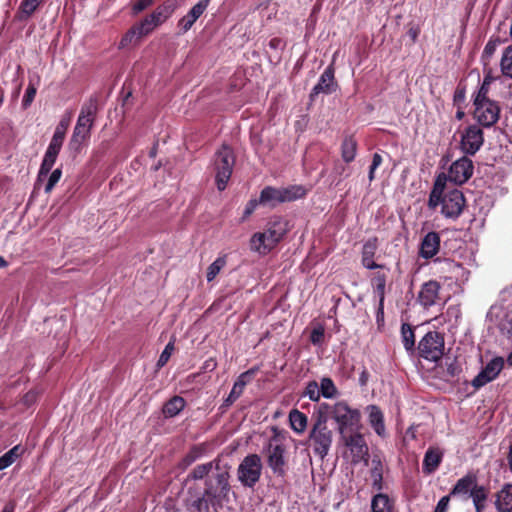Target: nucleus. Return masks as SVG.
<instances>
[{
    "label": "nucleus",
    "mask_w": 512,
    "mask_h": 512,
    "mask_svg": "<svg viewBox=\"0 0 512 512\" xmlns=\"http://www.w3.org/2000/svg\"><path fill=\"white\" fill-rule=\"evenodd\" d=\"M230 469L231 466H221L218 472H213L206 478L204 489L200 491L197 487H189L187 498V509L189 512H210V508L227 499L230 492Z\"/></svg>",
    "instance_id": "1"
},
{
    "label": "nucleus",
    "mask_w": 512,
    "mask_h": 512,
    "mask_svg": "<svg viewBox=\"0 0 512 512\" xmlns=\"http://www.w3.org/2000/svg\"><path fill=\"white\" fill-rule=\"evenodd\" d=\"M441 205V213L446 218L456 219L465 207V198L458 189L445 190L444 183L439 176L429 196V207Z\"/></svg>",
    "instance_id": "2"
},
{
    "label": "nucleus",
    "mask_w": 512,
    "mask_h": 512,
    "mask_svg": "<svg viewBox=\"0 0 512 512\" xmlns=\"http://www.w3.org/2000/svg\"><path fill=\"white\" fill-rule=\"evenodd\" d=\"M319 412H324L335 421L340 435L358 430L360 427L361 413L358 409L352 408L344 400L337 401L334 404L322 403L319 406Z\"/></svg>",
    "instance_id": "3"
},
{
    "label": "nucleus",
    "mask_w": 512,
    "mask_h": 512,
    "mask_svg": "<svg viewBox=\"0 0 512 512\" xmlns=\"http://www.w3.org/2000/svg\"><path fill=\"white\" fill-rule=\"evenodd\" d=\"M97 113V100L90 98L80 110L73 134L69 140L68 147L71 151L78 153L82 146L89 140Z\"/></svg>",
    "instance_id": "4"
},
{
    "label": "nucleus",
    "mask_w": 512,
    "mask_h": 512,
    "mask_svg": "<svg viewBox=\"0 0 512 512\" xmlns=\"http://www.w3.org/2000/svg\"><path fill=\"white\" fill-rule=\"evenodd\" d=\"M288 221L283 218H275L270 221L264 232L253 234L250 239V248L259 254H268L288 232Z\"/></svg>",
    "instance_id": "5"
},
{
    "label": "nucleus",
    "mask_w": 512,
    "mask_h": 512,
    "mask_svg": "<svg viewBox=\"0 0 512 512\" xmlns=\"http://www.w3.org/2000/svg\"><path fill=\"white\" fill-rule=\"evenodd\" d=\"M70 125V116L63 117L55 128L54 134L44 154L38 176L37 182L43 181L48 176L52 167L54 166L56 159L61 151L66 131Z\"/></svg>",
    "instance_id": "6"
},
{
    "label": "nucleus",
    "mask_w": 512,
    "mask_h": 512,
    "mask_svg": "<svg viewBox=\"0 0 512 512\" xmlns=\"http://www.w3.org/2000/svg\"><path fill=\"white\" fill-rule=\"evenodd\" d=\"M327 422V415L324 412H318L309 434L313 451L322 460L328 455L333 441V432L329 429Z\"/></svg>",
    "instance_id": "7"
},
{
    "label": "nucleus",
    "mask_w": 512,
    "mask_h": 512,
    "mask_svg": "<svg viewBox=\"0 0 512 512\" xmlns=\"http://www.w3.org/2000/svg\"><path fill=\"white\" fill-rule=\"evenodd\" d=\"M235 164L233 151L228 146H222L213 158V167L215 172L216 185L219 191L226 188L227 183L232 175Z\"/></svg>",
    "instance_id": "8"
},
{
    "label": "nucleus",
    "mask_w": 512,
    "mask_h": 512,
    "mask_svg": "<svg viewBox=\"0 0 512 512\" xmlns=\"http://www.w3.org/2000/svg\"><path fill=\"white\" fill-rule=\"evenodd\" d=\"M262 461L259 455L249 454L241 461L237 469V478L245 487H253L260 479Z\"/></svg>",
    "instance_id": "9"
},
{
    "label": "nucleus",
    "mask_w": 512,
    "mask_h": 512,
    "mask_svg": "<svg viewBox=\"0 0 512 512\" xmlns=\"http://www.w3.org/2000/svg\"><path fill=\"white\" fill-rule=\"evenodd\" d=\"M174 9L175 7L172 2H165L159 5L150 15L137 24L140 29V36L150 34L154 29L166 22L173 14Z\"/></svg>",
    "instance_id": "10"
},
{
    "label": "nucleus",
    "mask_w": 512,
    "mask_h": 512,
    "mask_svg": "<svg viewBox=\"0 0 512 512\" xmlns=\"http://www.w3.org/2000/svg\"><path fill=\"white\" fill-rule=\"evenodd\" d=\"M420 356L429 361H438L444 353V339L439 332H428L419 342Z\"/></svg>",
    "instance_id": "11"
},
{
    "label": "nucleus",
    "mask_w": 512,
    "mask_h": 512,
    "mask_svg": "<svg viewBox=\"0 0 512 512\" xmlns=\"http://www.w3.org/2000/svg\"><path fill=\"white\" fill-rule=\"evenodd\" d=\"M434 270L443 279L454 280L455 282L466 281L469 275V272L462 264L451 259H436L434 261Z\"/></svg>",
    "instance_id": "12"
},
{
    "label": "nucleus",
    "mask_w": 512,
    "mask_h": 512,
    "mask_svg": "<svg viewBox=\"0 0 512 512\" xmlns=\"http://www.w3.org/2000/svg\"><path fill=\"white\" fill-rule=\"evenodd\" d=\"M474 105V117L481 125L490 127L497 122L500 108L496 102L492 100L474 101Z\"/></svg>",
    "instance_id": "13"
},
{
    "label": "nucleus",
    "mask_w": 512,
    "mask_h": 512,
    "mask_svg": "<svg viewBox=\"0 0 512 512\" xmlns=\"http://www.w3.org/2000/svg\"><path fill=\"white\" fill-rule=\"evenodd\" d=\"M488 317L497 324L503 335L512 336V304L492 306Z\"/></svg>",
    "instance_id": "14"
},
{
    "label": "nucleus",
    "mask_w": 512,
    "mask_h": 512,
    "mask_svg": "<svg viewBox=\"0 0 512 512\" xmlns=\"http://www.w3.org/2000/svg\"><path fill=\"white\" fill-rule=\"evenodd\" d=\"M483 142L482 129L477 125H471L462 132L460 147L465 154L474 155L481 148Z\"/></svg>",
    "instance_id": "15"
},
{
    "label": "nucleus",
    "mask_w": 512,
    "mask_h": 512,
    "mask_svg": "<svg viewBox=\"0 0 512 512\" xmlns=\"http://www.w3.org/2000/svg\"><path fill=\"white\" fill-rule=\"evenodd\" d=\"M473 169L472 160L463 156L452 163L447 174V179L455 184H463L472 176Z\"/></svg>",
    "instance_id": "16"
},
{
    "label": "nucleus",
    "mask_w": 512,
    "mask_h": 512,
    "mask_svg": "<svg viewBox=\"0 0 512 512\" xmlns=\"http://www.w3.org/2000/svg\"><path fill=\"white\" fill-rule=\"evenodd\" d=\"M267 464L277 476L286 474L287 461L285 458V447L281 444L269 443L267 450Z\"/></svg>",
    "instance_id": "17"
},
{
    "label": "nucleus",
    "mask_w": 512,
    "mask_h": 512,
    "mask_svg": "<svg viewBox=\"0 0 512 512\" xmlns=\"http://www.w3.org/2000/svg\"><path fill=\"white\" fill-rule=\"evenodd\" d=\"M503 366L504 360L502 357H495L491 359L473 379L472 385L478 389L493 381L499 375Z\"/></svg>",
    "instance_id": "18"
},
{
    "label": "nucleus",
    "mask_w": 512,
    "mask_h": 512,
    "mask_svg": "<svg viewBox=\"0 0 512 512\" xmlns=\"http://www.w3.org/2000/svg\"><path fill=\"white\" fill-rule=\"evenodd\" d=\"M345 445L349 448L352 454V461L358 463L363 460L368 454V447L364 437L358 432H351V434L341 435Z\"/></svg>",
    "instance_id": "19"
},
{
    "label": "nucleus",
    "mask_w": 512,
    "mask_h": 512,
    "mask_svg": "<svg viewBox=\"0 0 512 512\" xmlns=\"http://www.w3.org/2000/svg\"><path fill=\"white\" fill-rule=\"evenodd\" d=\"M440 288L441 286L437 281L430 280L425 282L418 293L419 303L425 308L438 304L440 301Z\"/></svg>",
    "instance_id": "20"
},
{
    "label": "nucleus",
    "mask_w": 512,
    "mask_h": 512,
    "mask_svg": "<svg viewBox=\"0 0 512 512\" xmlns=\"http://www.w3.org/2000/svg\"><path fill=\"white\" fill-rule=\"evenodd\" d=\"M335 56H333L332 63L324 70L321 74L318 83L313 87L311 95H318L320 93L331 94L337 88V83L334 78V61Z\"/></svg>",
    "instance_id": "21"
},
{
    "label": "nucleus",
    "mask_w": 512,
    "mask_h": 512,
    "mask_svg": "<svg viewBox=\"0 0 512 512\" xmlns=\"http://www.w3.org/2000/svg\"><path fill=\"white\" fill-rule=\"evenodd\" d=\"M210 3V0H200L198 3H196L186 15H184L179 21H178V27L183 33H186L189 31L194 23L199 19V17L205 12L208 5Z\"/></svg>",
    "instance_id": "22"
},
{
    "label": "nucleus",
    "mask_w": 512,
    "mask_h": 512,
    "mask_svg": "<svg viewBox=\"0 0 512 512\" xmlns=\"http://www.w3.org/2000/svg\"><path fill=\"white\" fill-rule=\"evenodd\" d=\"M220 458H216L208 463L195 466L187 476V480H206L213 472H218L221 466H227Z\"/></svg>",
    "instance_id": "23"
},
{
    "label": "nucleus",
    "mask_w": 512,
    "mask_h": 512,
    "mask_svg": "<svg viewBox=\"0 0 512 512\" xmlns=\"http://www.w3.org/2000/svg\"><path fill=\"white\" fill-rule=\"evenodd\" d=\"M443 451L438 447H430L423 459L422 469L425 474L434 473L443 459Z\"/></svg>",
    "instance_id": "24"
},
{
    "label": "nucleus",
    "mask_w": 512,
    "mask_h": 512,
    "mask_svg": "<svg viewBox=\"0 0 512 512\" xmlns=\"http://www.w3.org/2000/svg\"><path fill=\"white\" fill-rule=\"evenodd\" d=\"M255 373V370L251 369L246 372H243L239 375L237 380L235 381L232 390L230 391L229 395L225 399L226 405H232L243 393V390L247 383L250 381L251 377Z\"/></svg>",
    "instance_id": "25"
},
{
    "label": "nucleus",
    "mask_w": 512,
    "mask_h": 512,
    "mask_svg": "<svg viewBox=\"0 0 512 512\" xmlns=\"http://www.w3.org/2000/svg\"><path fill=\"white\" fill-rule=\"evenodd\" d=\"M439 247V235L436 232H429L421 242L420 255L426 259L432 258L438 253Z\"/></svg>",
    "instance_id": "26"
},
{
    "label": "nucleus",
    "mask_w": 512,
    "mask_h": 512,
    "mask_svg": "<svg viewBox=\"0 0 512 512\" xmlns=\"http://www.w3.org/2000/svg\"><path fill=\"white\" fill-rule=\"evenodd\" d=\"M369 424L380 437H385L386 429L384 424V415L379 407L375 405H369L367 407Z\"/></svg>",
    "instance_id": "27"
},
{
    "label": "nucleus",
    "mask_w": 512,
    "mask_h": 512,
    "mask_svg": "<svg viewBox=\"0 0 512 512\" xmlns=\"http://www.w3.org/2000/svg\"><path fill=\"white\" fill-rule=\"evenodd\" d=\"M284 203L280 188L272 186L265 187L259 196V204L269 207H275L278 204Z\"/></svg>",
    "instance_id": "28"
},
{
    "label": "nucleus",
    "mask_w": 512,
    "mask_h": 512,
    "mask_svg": "<svg viewBox=\"0 0 512 512\" xmlns=\"http://www.w3.org/2000/svg\"><path fill=\"white\" fill-rule=\"evenodd\" d=\"M476 484V476L468 474L457 481L450 495H470Z\"/></svg>",
    "instance_id": "29"
},
{
    "label": "nucleus",
    "mask_w": 512,
    "mask_h": 512,
    "mask_svg": "<svg viewBox=\"0 0 512 512\" xmlns=\"http://www.w3.org/2000/svg\"><path fill=\"white\" fill-rule=\"evenodd\" d=\"M496 507L499 512L512 511V485H506L498 492Z\"/></svg>",
    "instance_id": "30"
},
{
    "label": "nucleus",
    "mask_w": 512,
    "mask_h": 512,
    "mask_svg": "<svg viewBox=\"0 0 512 512\" xmlns=\"http://www.w3.org/2000/svg\"><path fill=\"white\" fill-rule=\"evenodd\" d=\"M289 422L295 433L302 434L307 428L308 418L303 412L292 409L289 413Z\"/></svg>",
    "instance_id": "31"
},
{
    "label": "nucleus",
    "mask_w": 512,
    "mask_h": 512,
    "mask_svg": "<svg viewBox=\"0 0 512 512\" xmlns=\"http://www.w3.org/2000/svg\"><path fill=\"white\" fill-rule=\"evenodd\" d=\"M376 251L375 241H368L363 246L362 264L367 269L383 268L382 265L376 264L373 260Z\"/></svg>",
    "instance_id": "32"
},
{
    "label": "nucleus",
    "mask_w": 512,
    "mask_h": 512,
    "mask_svg": "<svg viewBox=\"0 0 512 512\" xmlns=\"http://www.w3.org/2000/svg\"><path fill=\"white\" fill-rule=\"evenodd\" d=\"M282 198L285 202H292L305 197L307 189L303 185H291L280 188Z\"/></svg>",
    "instance_id": "33"
},
{
    "label": "nucleus",
    "mask_w": 512,
    "mask_h": 512,
    "mask_svg": "<svg viewBox=\"0 0 512 512\" xmlns=\"http://www.w3.org/2000/svg\"><path fill=\"white\" fill-rule=\"evenodd\" d=\"M185 407V400L180 396L172 397L163 407L165 417L178 415Z\"/></svg>",
    "instance_id": "34"
},
{
    "label": "nucleus",
    "mask_w": 512,
    "mask_h": 512,
    "mask_svg": "<svg viewBox=\"0 0 512 512\" xmlns=\"http://www.w3.org/2000/svg\"><path fill=\"white\" fill-rule=\"evenodd\" d=\"M392 501L386 494L379 493L372 498V512H392Z\"/></svg>",
    "instance_id": "35"
},
{
    "label": "nucleus",
    "mask_w": 512,
    "mask_h": 512,
    "mask_svg": "<svg viewBox=\"0 0 512 512\" xmlns=\"http://www.w3.org/2000/svg\"><path fill=\"white\" fill-rule=\"evenodd\" d=\"M370 475L373 487L376 488L377 490H381L383 480V464L380 459H372Z\"/></svg>",
    "instance_id": "36"
},
{
    "label": "nucleus",
    "mask_w": 512,
    "mask_h": 512,
    "mask_svg": "<svg viewBox=\"0 0 512 512\" xmlns=\"http://www.w3.org/2000/svg\"><path fill=\"white\" fill-rule=\"evenodd\" d=\"M23 453V448L16 445L0 457V470L11 466Z\"/></svg>",
    "instance_id": "37"
},
{
    "label": "nucleus",
    "mask_w": 512,
    "mask_h": 512,
    "mask_svg": "<svg viewBox=\"0 0 512 512\" xmlns=\"http://www.w3.org/2000/svg\"><path fill=\"white\" fill-rule=\"evenodd\" d=\"M227 264V255H220L215 259L214 262H212L208 268L206 273V279L208 282H212L217 275L221 272V270L226 266Z\"/></svg>",
    "instance_id": "38"
},
{
    "label": "nucleus",
    "mask_w": 512,
    "mask_h": 512,
    "mask_svg": "<svg viewBox=\"0 0 512 512\" xmlns=\"http://www.w3.org/2000/svg\"><path fill=\"white\" fill-rule=\"evenodd\" d=\"M401 339L406 351L413 353L415 348V335L412 327L407 323L401 326Z\"/></svg>",
    "instance_id": "39"
},
{
    "label": "nucleus",
    "mask_w": 512,
    "mask_h": 512,
    "mask_svg": "<svg viewBox=\"0 0 512 512\" xmlns=\"http://www.w3.org/2000/svg\"><path fill=\"white\" fill-rule=\"evenodd\" d=\"M342 158L345 162L349 163L354 160L356 156L357 143L352 137H347L342 142L341 146Z\"/></svg>",
    "instance_id": "40"
},
{
    "label": "nucleus",
    "mask_w": 512,
    "mask_h": 512,
    "mask_svg": "<svg viewBox=\"0 0 512 512\" xmlns=\"http://www.w3.org/2000/svg\"><path fill=\"white\" fill-rule=\"evenodd\" d=\"M321 397L326 399L335 398L338 395V389L335 386L333 380L329 377H323L319 383Z\"/></svg>",
    "instance_id": "41"
},
{
    "label": "nucleus",
    "mask_w": 512,
    "mask_h": 512,
    "mask_svg": "<svg viewBox=\"0 0 512 512\" xmlns=\"http://www.w3.org/2000/svg\"><path fill=\"white\" fill-rule=\"evenodd\" d=\"M469 497L472 498L476 511L482 512L481 510L484 507V503L487 498L486 489L483 486L476 484Z\"/></svg>",
    "instance_id": "42"
},
{
    "label": "nucleus",
    "mask_w": 512,
    "mask_h": 512,
    "mask_svg": "<svg viewBox=\"0 0 512 512\" xmlns=\"http://www.w3.org/2000/svg\"><path fill=\"white\" fill-rule=\"evenodd\" d=\"M386 279L387 275L383 272H378L372 279L375 292L379 297L380 306H382L384 302Z\"/></svg>",
    "instance_id": "43"
},
{
    "label": "nucleus",
    "mask_w": 512,
    "mask_h": 512,
    "mask_svg": "<svg viewBox=\"0 0 512 512\" xmlns=\"http://www.w3.org/2000/svg\"><path fill=\"white\" fill-rule=\"evenodd\" d=\"M500 66L502 73L505 76L512 78V45L505 49Z\"/></svg>",
    "instance_id": "44"
},
{
    "label": "nucleus",
    "mask_w": 512,
    "mask_h": 512,
    "mask_svg": "<svg viewBox=\"0 0 512 512\" xmlns=\"http://www.w3.org/2000/svg\"><path fill=\"white\" fill-rule=\"evenodd\" d=\"M139 26L136 24L132 28H130L126 34L122 37L119 48H125L131 43H133L136 39L141 38Z\"/></svg>",
    "instance_id": "45"
},
{
    "label": "nucleus",
    "mask_w": 512,
    "mask_h": 512,
    "mask_svg": "<svg viewBox=\"0 0 512 512\" xmlns=\"http://www.w3.org/2000/svg\"><path fill=\"white\" fill-rule=\"evenodd\" d=\"M304 396L313 402H318L321 398L320 386L316 381H309L305 387Z\"/></svg>",
    "instance_id": "46"
},
{
    "label": "nucleus",
    "mask_w": 512,
    "mask_h": 512,
    "mask_svg": "<svg viewBox=\"0 0 512 512\" xmlns=\"http://www.w3.org/2000/svg\"><path fill=\"white\" fill-rule=\"evenodd\" d=\"M43 0H22L19 10L25 17H30Z\"/></svg>",
    "instance_id": "47"
},
{
    "label": "nucleus",
    "mask_w": 512,
    "mask_h": 512,
    "mask_svg": "<svg viewBox=\"0 0 512 512\" xmlns=\"http://www.w3.org/2000/svg\"><path fill=\"white\" fill-rule=\"evenodd\" d=\"M205 451H206L205 446H203V445L195 446L185 456L184 461L186 462L187 465H190L193 462H195L196 460L203 457L205 454Z\"/></svg>",
    "instance_id": "48"
},
{
    "label": "nucleus",
    "mask_w": 512,
    "mask_h": 512,
    "mask_svg": "<svg viewBox=\"0 0 512 512\" xmlns=\"http://www.w3.org/2000/svg\"><path fill=\"white\" fill-rule=\"evenodd\" d=\"M37 92L36 85L30 80L29 85L26 89L25 95L22 100V106L24 109L28 108L33 102Z\"/></svg>",
    "instance_id": "49"
},
{
    "label": "nucleus",
    "mask_w": 512,
    "mask_h": 512,
    "mask_svg": "<svg viewBox=\"0 0 512 512\" xmlns=\"http://www.w3.org/2000/svg\"><path fill=\"white\" fill-rule=\"evenodd\" d=\"M61 176L62 170L60 168H56L54 171L51 172L44 188L45 193H50L53 190L55 185L59 182Z\"/></svg>",
    "instance_id": "50"
},
{
    "label": "nucleus",
    "mask_w": 512,
    "mask_h": 512,
    "mask_svg": "<svg viewBox=\"0 0 512 512\" xmlns=\"http://www.w3.org/2000/svg\"><path fill=\"white\" fill-rule=\"evenodd\" d=\"M174 351V343L173 342H169L164 350L162 351L158 361H157V366L159 368L163 367L169 360V358L171 357L172 353Z\"/></svg>",
    "instance_id": "51"
},
{
    "label": "nucleus",
    "mask_w": 512,
    "mask_h": 512,
    "mask_svg": "<svg viewBox=\"0 0 512 512\" xmlns=\"http://www.w3.org/2000/svg\"><path fill=\"white\" fill-rule=\"evenodd\" d=\"M489 85H490V78L489 77H485L484 80H483V83H482V85L480 87V89L478 90V93H477L474 101L490 100L487 97L488 90H489Z\"/></svg>",
    "instance_id": "52"
},
{
    "label": "nucleus",
    "mask_w": 512,
    "mask_h": 512,
    "mask_svg": "<svg viewBox=\"0 0 512 512\" xmlns=\"http://www.w3.org/2000/svg\"><path fill=\"white\" fill-rule=\"evenodd\" d=\"M499 44H500L499 39L489 40L484 48L483 57L486 59H489L490 57H492V55L495 53Z\"/></svg>",
    "instance_id": "53"
},
{
    "label": "nucleus",
    "mask_w": 512,
    "mask_h": 512,
    "mask_svg": "<svg viewBox=\"0 0 512 512\" xmlns=\"http://www.w3.org/2000/svg\"><path fill=\"white\" fill-rule=\"evenodd\" d=\"M382 162H383L382 156L378 153H375L373 155L372 163L369 168L368 178L370 181H372L375 178V171L382 164Z\"/></svg>",
    "instance_id": "54"
},
{
    "label": "nucleus",
    "mask_w": 512,
    "mask_h": 512,
    "mask_svg": "<svg viewBox=\"0 0 512 512\" xmlns=\"http://www.w3.org/2000/svg\"><path fill=\"white\" fill-rule=\"evenodd\" d=\"M324 339V328L322 326L315 327L310 335V341L314 345H320Z\"/></svg>",
    "instance_id": "55"
},
{
    "label": "nucleus",
    "mask_w": 512,
    "mask_h": 512,
    "mask_svg": "<svg viewBox=\"0 0 512 512\" xmlns=\"http://www.w3.org/2000/svg\"><path fill=\"white\" fill-rule=\"evenodd\" d=\"M153 4V0H138L134 3L132 10L134 14H138Z\"/></svg>",
    "instance_id": "56"
},
{
    "label": "nucleus",
    "mask_w": 512,
    "mask_h": 512,
    "mask_svg": "<svg viewBox=\"0 0 512 512\" xmlns=\"http://www.w3.org/2000/svg\"><path fill=\"white\" fill-rule=\"evenodd\" d=\"M450 496L442 497L435 508V512H447L449 506Z\"/></svg>",
    "instance_id": "57"
},
{
    "label": "nucleus",
    "mask_w": 512,
    "mask_h": 512,
    "mask_svg": "<svg viewBox=\"0 0 512 512\" xmlns=\"http://www.w3.org/2000/svg\"><path fill=\"white\" fill-rule=\"evenodd\" d=\"M35 399H36V393H35V392H33V391L28 392V393L24 396V398H23L24 402H25L27 405L32 404V403L35 401Z\"/></svg>",
    "instance_id": "58"
},
{
    "label": "nucleus",
    "mask_w": 512,
    "mask_h": 512,
    "mask_svg": "<svg viewBox=\"0 0 512 512\" xmlns=\"http://www.w3.org/2000/svg\"><path fill=\"white\" fill-rule=\"evenodd\" d=\"M269 46L273 49L282 48L283 42L279 38H273L269 41Z\"/></svg>",
    "instance_id": "59"
},
{
    "label": "nucleus",
    "mask_w": 512,
    "mask_h": 512,
    "mask_svg": "<svg viewBox=\"0 0 512 512\" xmlns=\"http://www.w3.org/2000/svg\"><path fill=\"white\" fill-rule=\"evenodd\" d=\"M257 204H259V199L258 200H254V201H250L249 204L246 207L245 214L246 215L251 214L254 211V209L256 208Z\"/></svg>",
    "instance_id": "60"
},
{
    "label": "nucleus",
    "mask_w": 512,
    "mask_h": 512,
    "mask_svg": "<svg viewBox=\"0 0 512 512\" xmlns=\"http://www.w3.org/2000/svg\"><path fill=\"white\" fill-rule=\"evenodd\" d=\"M1 512H14V505L11 503L5 505Z\"/></svg>",
    "instance_id": "61"
},
{
    "label": "nucleus",
    "mask_w": 512,
    "mask_h": 512,
    "mask_svg": "<svg viewBox=\"0 0 512 512\" xmlns=\"http://www.w3.org/2000/svg\"><path fill=\"white\" fill-rule=\"evenodd\" d=\"M6 266H7V261L2 256H0V268H4Z\"/></svg>",
    "instance_id": "62"
},
{
    "label": "nucleus",
    "mask_w": 512,
    "mask_h": 512,
    "mask_svg": "<svg viewBox=\"0 0 512 512\" xmlns=\"http://www.w3.org/2000/svg\"><path fill=\"white\" fill-rule=\"evenodd\" d=\"M409 35L411 36V38L415 41L416 38H417V32L414 31V30H410L409 31Z\"/></svg>",
    "instance_id": "63"
},
{
    "label": "nucleus",
    "mask_w": 512,
    "mask_h": 512,
    "mask_svg": "<svg viewBox=\"0 0 512 512\" xmlns=\"http://www.w3.org/2000/svg\"><path fill=\"white\" fill-rule=\"evenodd\" d=\"M507 361L510 365H512V352L509 354Z\"/></svg>",
    "instance_id": "64"
}]
</instances>
